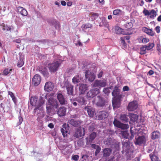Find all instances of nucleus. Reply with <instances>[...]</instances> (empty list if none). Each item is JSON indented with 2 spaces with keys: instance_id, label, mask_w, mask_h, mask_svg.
Segmentation results:
<instances>
[{
  "instance_id": "1",
  "label": "nucleus",
  "mask_w": 161,
  "mask_h": 161,
  "mask_svg": "<svg viewBox=\"0 0 161 161\" xmlns=\"http://www.w3.org/2000/svg\"><path fill=\"white\" fill-rule=\"evenodd\" d=\"M123 150L122 151L123 153L127 156L128 159L133 158L134 155L133 153L134 150V147L129 142H125L123 143Z\"/></svg>"
},
{
  "instance_id": "2",
  "label": "nucleus",
  "mask_w": 161,
  "mask_h": 161,
  "mask_svg": "<svg viewBox=\"0 0 161 161\" xmlns=\"http://www.w3.org/2000/svg\"><path fill=\"white\" fill-rule=\"evenodd\" d=\"M45 102L44 99L41 97L39 98H38L36 96L32 97H31L30 100V104L37 108H39L40 107L42 106Z\"/></svg>"
},
{
  "instance_id": "3",
  "label": "nucleus",
  "mask_w": 161,
  "mask_h": 161,
  "mask_svg": "<svg viewBox=\"0 0 161 161\" xmlns=\"http://www.w3.org/2000/svg\"><path fill=\"white\" fill-rule=\"evenodd\" d=\"M46 108L48 113L51 112V109L54 108H57L58 106V104L56 99L52 97L50 98L46 103Z\"/></svg>"
},
{
  "instance_id": "4",
  "label": "nucleus",
  "mask_w": 161,
  "mask_h": 161,
  "mask_svg": "<svg viewBox=\"0 0 161 161\" xmlns=\"http://www.w3.org/2000/svg\"><path fill=\"white\" fill-rule=\"evenodd\" d=\"M62 61L59 60L56 62L50 63L48 64V67L49 71L51 73H54L58 70Z\"/></svg>"
},
{
  "instance_id": "5",
  "label": "nucleus",
  "mask_w": 161,
  "mask_h": 161,
  "mask_svg": "<svg viewBox=\"0 0 161 161\" xmlns=\"http://www.w3.org/2000/svg\"><path fill=\"white\" fill-rule=\"evenodd\" d=\"M143 14L149 17L152 19H154L157 15V11L153 9L148 10L144 9L143 11Z\"/></svg>"
},
{
  "instance_id": "6",
  "label": "nucleus",
  "mask_w": 161,
  "mask_h": 161,
  "mask_svg": "<svg viewBox=\"0 0 161 161\" xmlns=\"http://www.w3.org/2000/svg\"><path fill=\"white\" fill-rule=\"evenodd\" d=\"M94 104L98 107H102L105 105V101L101 96H98L96 97L92 101Z\"/></svg>"
},
{
  "instance_id": "7",
  "label": "nucleus",
  "mask_w": 161,
  "mask_h": 161,
  "mask_svg": "<svg viewBox=\"0 0 161 161\" xmlns=\"http://www.w3.org/2000/svg\"><path fill=\"white\" fill-rule=\"evenodd\" d=\"M64 86L63 87L66 88L67 92L69 95H73V94L74 86L69 82L67 80H64Z\"/></svg>"
},
{
  "instance_id": "8",
  "label": "nucleus",
  "mask_w": 161,
  "mask_h": 161,
  "mask_svg": "<svg viewBox=\"0 0 161 161\" xmlns=\"http://www.w3.org/2000/svg\"><path fill=\"white\" fill-rule=\"evenodd\" d=\"M84 110L86 111L89 117L95 119V109L91 106L87 105L84 108Z\"/></svg>"
},
{
  "instance_id": "9",
  "label": "nucleus",
  "mask_w": 161,
  "mask_h": 161,
  "mask_svg": "<svg viewBox=\"0 0 161 161\" xmlns=\"http://www.w3.org/2000/svg\"><path fill=\"white\" fill-rule=\"evenodd\" d=\"M108 115V113L105 111H100L97 114H95V119L101 120L107 118Z\"/></svg>"
},
{
  "instance_id": "10",
  "label": "nucleus",
  "mask_w": 161,
  "mask_h": 161,
  "mask_svg": "<svg viewBox=\"0 0 161 161\" xmlns=\"http://www.w3.org/2000/svg\"><path fill=\"white\" fill-rule=\"evenodd\" d=\"M100 92L99 89L97 88H93L90 90L87 93L88 98H92L98 94Z\"/></svg>"
},
{
  "instance_id": "11",
  "label": "nucleus",
  "mask_w": 161,
  "mask_h": 161,
  "mask_svg": "<svg viewBox=\"0 0 161 161\" xmlns=\"http://www.w3.org/2000/svg\"><path fill=\"white\" fill-rule=\"evenodd\" d=\"M113 123L114 126L120 128L122 129L126 130L129 127V125L122 123L120 121L115 119H114Z\"/></svg>"
},
{
  "instance_id": "12",
  "label": "nucleus",
  "mask_w": 161,
  "mask_h": 161,
  "mask_svg": "<svg viewBox=\"0 0 161 161\" xmlns=\"http://www.w3.org/2000/svg\"><path fill=\"white\" fill-rule=\"evenodd\" d=\"M147 140V137L146 136H139L136 139L135 143L136 145H139L144 144L146 143Z\"/></svg>"
},
{
  "instance_id": "13",
  "label": "nucleus",
  "mask_w": 161,
  "mask_h": 161,
  "mask_svg": "<svg viewBox=\"0 0 161 161\" xmlns=\"http://www.w3.org/2000/svg\"><path fill=\"white\" fill-rule=\"evenodd\" d=\"M138 107V103L136 101L130 102L127 107V109L129 111H133L136 110Z\"/></svg>"
},
{
  "instance_id": "14",
  "label": "nucleus",
  "mask_w": 161,
  "mask_h": 161,
  "mask_svg": "<svg viewBox=\"0 0 161 161\" xmlns=\"http://www.w3.org/2000/svg\"><path fill=\"white\" fill-rule=\"evenodd\" d=\"M107 83L105 81L96 80L92 84V86L94 87H104L106 86Z\"/></svg>"
},
{
  "instance_id": "15",
  "label": "nucleus",
  "mask_w": 161,
  "mask_h": 161,
  "mask_svg": "<svg viewBox=\"0 0 161 161\" xmlns=\"http://www.w3.org/2000/svg\"><path fill=\"white\" fill-rule=\"evenodd\" d=\"M119 89L117 86H115L113 91L112 92V95L113 97V98L121 99L122 95L119 94Z\"/></svg>"
},
{
  "instance_id": "16",
  "label": "nucleus",
  "mask_w": 161,
  "mask_h": 161,
  "mask_svg": "<svg viewBox=\"0 0 161 161\" xmlns=\"http://www.w3.org/2000/svg\"><path fill=\"white\" fill-rule=\"evenodd\" d=\"M85 130L84 128L80 127L77 128V130L74 134V136L77 138L81 137L84 135Z\"/></svg>"
},
{
  "instance_id": "17",
  "label": "nucleus",
  "mask_w": 161,
  "mask_h": 161,
  "mask_svg": "<svg viewBox=\"0 0 161 161\" xmlns=\"http://www.w3.org/2000/svg\"><path fill=\"white\" fill-rule=\"evenodd\" d=\"M85 76L86 78L88 79L90 81H93L95 79V76L94 74L89 70L86 72Z\"/></svg>"
},
{
  "instance_id": "18",
  "label": "nucleus",
  "mask_w": 161,
  "mask_h": 161,
  "mask_svg": "<svg viewBox=\"0 0 161 161\" xmlns=\"http://www.w3.org/2000/svg\"><path fill=\"white\" fill-rule=\"evenodd\" d=\"M41 80V78L40 75H36L32 79V83L35 86L38 85Z\"/></svg>"
},
{
  "instance_id": "19",
  "label": "nucleus",
  "mask_w": 161,
  "mask_h": 161,
  "mask_svg": "<svg viewBox=\"0 0 161 161\" xmlns=\"http://www.w3.org/2000/svg\"><path fill=\"white\" fill-rule=\"evenodd\" d=\"M133 26L132 23L131 22L126 23L125 25V32H131V34L133 33L134 30L131 28Z\"/></svg>"
},
{
  "instance_id": "20",
  "label": "nucleus",
  "mask_w": 161,
  "mask_h": 161,
  "mask_svg": "<svg viewBox=\"0 0 161 161\" xmlns=\"http://www.w3.org/2000/svg\"><path fill=\"white\" fill-rule=\"evenodd\" d=\"M54 84L51 82H47L45 85L44 89L47 92L52 90L54 88Z\"/></svg>"
},
{
  "instance_id": "21",
  "label": "nucleus",
  "mask_w": 161,
  "mask_h": 161,
  "mask_svg": "<svg viewBox=\"0 0 161 161\" xmlns=\"http://www.w3.org/2000/svg\"><path fill=\"white\" fill-rule=\"evenodd\" d=\"M69 127L68 125L66 124H64L63 125V127L61 129V132L64 137L67 136V133L68 132Z\"/></svg>"
},
{
  "instance_id": "22",
  "label": "nucleus",
  "mask_w": 161,
  "mask_h": 161,
  "mask_svg": "<svg viewBox=\"0 0 161 161\" xmlns=\"http://www.w3.org/2000/svg\"><path fill=\"white\" fill-rule=\"evenodd\" d=\"M19 59L18 58L17 66L18 67H21L24 64V55L22 53H19Z\"/></svg>"
},
{
  "instance_id": "23",
  "label": "nucleus",
  "mask_w": 161,
  "mask_h": 161,
  "mask_svg": "<svg viewBox=\"0 0 161 161\" xmlns=\"http://www.w3.org/2000/svg\"><path fill=\"white\" fill-rule=\"evenodd\" d=\"M57 97L61 104L63 105L67 103V102L66 99L61 93H58Z\"/></svg>"
},
{
  "instance_id": "24",
  "label": "nucleus",
  "mask_w": 161,
  "mask_h": 161,
  "mask_svg": "<svg viewBox=\"0 0 161 161\" xmlns=\"http://www.w3.org/2000/svg\"><path fill=\"white\" fill-rule=\"evenodd\" d=\"M120 99L117 98H113L112 104L114 108H118L120 107Z\"/></svg>"
},
{
  "instance_id": "25",
  "label": "nucleus",
  "mask_w": 161,
  "mask_h": 161,
  "mask_svg": "<svg viewBox=\"0 0 161 161\" xmlns=\"http://www.w3.org/2000/svg\"><path fill=\"white\" fill-rule=\"evenodd\" d=\"M96 136V134L95 132H93L90 135V137H86V142L87 144L91 143Z\"/></svg>"
},
{
  "instance_id": "26",
  "label": "nucleus",
  "mask_w": 161,
  "mask_h": 161,
  "mask_svg": "<svg viewBox=\"0 0 161 161\" xmlns=\"http://www.w3.org/2000/svg\"><path fill=\"white\" fill-rule=\"evenodd\" d=\"M115 32L117 34H121L123 35H130L131 34V32H125V31H123L122 29L116 26L115 28Z\"/></svg>"
},
{
  "instance_id": "27",
  "label": "nucleus",
  "mask_w": 161,
  "mask_h": 161,
  "mask_svg": "<svg viewBox=\"0 0 161 161\" xmlns=\"http://www.w3.org/2000/svg\"><path fill=\"white\" fill-rule=\"evenodd\" d=\"M79 86L80 92L82 94L84 93L87 89V85L86 84H80Z\"/></svg>"
},
{
  "instance_id": "28",
  "label": "nucleus",
  "mask_w": 161,
  "mask_h": 161,
  "mask_svg": "<svg viewBox=\"0 0 161 161\" xmlns=\"http://www.w3.org/2000/svg\"><path fill=\"white\" fill-rule=\"evenodd\" d=\"M66 109L64 107H60L57 111V114L60 116H64L66 113Z\"/></svg>"
},
{
  "instance_id": "29",
  "label": "nucleus",
  "mask_w": 161,
  "mask_h": 161,
  "mask_svg": "<svg viewBox=\"0 0 161 161\" xmlns=\"http://www.w3.org/2000/svg\"><path fill=\"white\" fill-rule=\"evenodd\" d=\"M91 147L93 148L96 149L95 153V156H97V154L100 152L101 148L98 145L95 144H92L91 145Z\"/></svg>"
},
{
  "instance_id": "30",
  "label": "nucleus",
  "mask_w": 161,
  "mask_h": 161,
  "mask_svg": "<svg viewBox=\"0 0 161 161\" xmlns=\"http://www.w3.org/2000/svg\"><path fill=\"white\" fill-rule=\"evenodd\" d=\"M1 26H2V29L3 31H9L10 32L14 28L12 26H8L4 23H2Z\"/></svg>"
},
{
  "instance_id": "31",
  "label": "nucleus",
  "mask_w": 161,
  "mask_h": 161,
  "mask_svg": "<svg viewBox=\"0 0 161 161\" xmlns=\"http://www.w3.org/2000/svg\"><path fill=\"white\" fill-rule=\"evenodd\" d=\"M76 101L81 105H85L86 101L84 97H79L76 98Z\"/></svg>"
},
{
  "instance_id": "32",
  "label": "nucleus",
  "mask_w": 161,
  "mask_h": 161,
  "mask_svg": "<svg viewBox=\"0 0 161 161\" xmlns=\"http://www.w3.org/2000/svg\"><path fill=\"white\" fill-rule=\"evenodd\" d=\"M17 10L23 15L26 16L27 15V11L22 7H18L17 8Z\"/></svg>"
},
{
  "instance_id": "33",
  "label": "nucleus",
  "mask_w": 161,
  "mask_h": 161,
  "mask_svg": "<svg viewBox=\"0 0 161 161\" xmlns=\"http://www.w3.org/2000/svg\"><path fill=\"white\" fill-rule=\"evenodd\" d=\"M112 150L108 148H105L103 150V156L107 157L109 156L112 153Z\"/></svg>"
},
{
  "instance_id": "34",
  "label": "nucleus",
  "mask_w": 161,
  "mask_h": 161,
  "mask_svg": "<svg viewBox=\"0 0 161 161\" xmlns=\"http://www.w3.org/2000/svg\"><path fill=\"white\" fill-rule=\"evenodd\" d=\"M82 78L80 75H77L74 76L72 79V82L74 84H76L80 81Z\"/></svg>"
},
{
  "instance_id": "35",
  "label": "nucleus",
  "mask_w": 161,
  "mask_h": 161,
  "mask_svg": "<svg viewBox=\"0 0 161 161\" xmlns=\"http://www.w3.org/2000/svg\"><path fill=\"white\" fill-rule=\"evenodd\" d=\"M138 40L140 43H146L149 42L148 38L144 37L143 36H140L138 38Z\"/></svg>"
},
{
  "instance_id": "36",
  "label": "nucleus",
  "mask_w": 161,
  "mask_h": 161,
  "mask_svg": "<svg viewBox=\"0 0 161 161\" xmlns=\"http://www.w3.org/2000/svg\"><path fill=\"white\" fill-rule=\"evenodd\" d=\"M143 30L145 32L150 36H153L154 35V32L150 29H148L146 27H144L143 29Z\"/></svg>"
},
{
  "instance_id": "37",
  "label": "nucleus",
  "mask_w": 161,
  "mask_h": 161,
  "mask_svg": "<svg viewBox=\"0 0 161 161\" xmlns=\"http://www.w3.org/2000/svg\"><path fill=\"white\" fill-rule=\"evenodd\" d=\"M129 115L131 121L135 122L137 120L138 116L137 115L130 113Z\"/></svg>"
},
{
  "instance_id": "38",
  "label": "nucleus",
  "mask_w": 161,
  "mask_h": 161,
  "mask_svg": "<svg viewBox=\"0 0 161 161\" xmlns=\"http://www.w3.org/2000/svg\"><path fill=\"white\" fill-rule=\"evenodd\" d=\"M160 133L158 131H154L152 133L151 138L154 140L159 138Z\"/></svg>"
},
{
  "instance_id": "39",
  "label": "nucleus",
  "mask_w": 161,
  "mask_h": 161,
  "mask_svg": "<svg viewBox=\"0 0 161 161\" xmlns=\"http://www.w3.org/2000/svg\"><path fill=\"white\" fill-rule=\"evenodd\" d=\"M120 119L122 121L124 122H127L128 121L129 119L127 115L125 114H121L120 117Z\"/></svg>"
},
{
  "instance_id": "40",
  "label": "nucleus",
  "mask_w": 161,
  "mask_h": 161,
  "mask_svg": "<svg viewBox=\"0 0 161 161\" xmlns=\"http://www.w3.org/2000/svg\"><path fill=\"white\" fill-rule=\"evenodd\" d=\"M68 123L74 126H76L80 124L79 122L73 119L69 120Z\"/></svg>"
},
{
  "instance_id": "41",
  "label": "nucleus",
  "mask_w": 161,
  "mask_h": 161,
  "mask_svg": "<svg viewBox=\"0 0 161 161\" xmlns=\"http://www.w3.org/2000/svg\"><path fill=\"white\" fill-rule=\"evenodd\" d=\"M120 134L123 138L126 139L128 138L129 134L127 131H121Z\"/></svg>"
},
{
  "instance_id": "42",
  "label": "nucleus",
  "mask_w": 161,
  "mask_h": 161,
  "mask_svg": "<svg viewBox=\"0 0 161 161\" xmlns=\"http://www.w3.org/2000/svg\"><path fill=\"white\" fill-rule=\"evenodd\" d=\"M42 107H40L39 108L35 107L34 109V112L35 114L39 115L41 113V112H43L42 109Z\"/></svg>"
},
{
  "instance_id": "43",
  "label": "nucleus",
  "mask_w": 161,
  "mask_h": 161,
  "mask_svg": "<svg viewBox=\"0 0 161 161\" xmlns=\"http://www.w3.org/2000/svg\"><path fill=\"white\" fill-rule=\"evenodd\" d=\"M113 13L114 15H119L122 14V11L121 10L117 9L114 10Z\"/></svg>"
},
{
  "instance_id": "44",
  "label": "nucleus",
  "mask_w": 161,
  "mask_h": 161,
  "mask_svg": "<svg viewBox=\"0 0 161 161\" xmlns=\"http://www.w3.org/2000/svg\"><path fill=\"white\" fill-rule=\"evenodd\" d=\"M120 143L119 142H116L113 145V148L114 149H114L115 150H118L119 149V146L120 145Z\"/></svg>"
},
{
  "instance_id": "45",
  "label": "nucleus",
  "mask_w": 161,
  "mask_h": 161,
  "mask_svg": "<svg viewBox=\"0 0 161 161\" xmlns=\"http://www.w3.org/2000/svg\"><path fill=\"white\" fill-rule=\"evenodd\" d=\"M44 116L43 112H41V113L38 115L37 118V120L38 121H40L42 120Z\"/></svg>"
},
{
  "instance_id": "46",
  "label": "nucleus",
  "mask_w": 161,
  "mask_h": 161,
  "mask_svg": "<svg viewBox=\"0 0 161 161\" xmlns=\"http://www.w3.org/2000/svg\"><path fill=\"white\" fill-rule=\"evenodd\" d=\"M112 88V87H109L107 88H105L103 89V92L105 94L108 95L110 92V89Z\"/></svg>"
},
{
  "instance_id": "47",
  "label": "nucleus",
  "mask_w": 161,
  "mask_h": 161,
  "mask_svg": "<svg viewBox=\"0 0 161 161\" xmlns=\"http://www.w3.org/2000/svg\"><path fill=\"white\" fill-rule=\"evenodd\" d=\"M147 50L146 47H143L140 48V53L142 55L145 54L146 53V50Z\"/></svg>"
},
{
  "instance_id": "48",
  "label": "nucleus",
  "mask_w": 161,
  "mask_h": 161,
  "mask_svg": "<svg viewBox=\"0 0 161 161\" xmlns=\"http://www.w3.org/2000/svg\"><path fill=\"white\" fill-rule=\"evenodd\" d=\"M8 94L12 98V99L13 100V102L14 103H15L16 102V99L15 97L14 96L13 93L11 92H8Z\"/></svg>"
},
{
  "instance_id": "49",
  "label": "nucleus",
  "mask_w": 161,
  "mask_h": 161,
  "mask_svg": "<svg viewBox=\"0 0 161 161\" xmlns=\"http://www.w3.org/2000/svg\"><path fill=\"white\" fill-rule=\"evenodd\" d=\"M12 69L8 68L5 69L3 71L4 74L7 75L8 74H10L11 72L12 71Z\"/></svg>"
},
{
  "instance_id": "50",
  "label": "nucleus",
  "mask_w": 161,
  "mask_h": 161,
  "mask_svg": "<svg viewBox=\"0 0 161 161\" xmlns=\"http://www.w3.org/2000/svg\"><path fill=\"white\" fill-rule=\"evenodd\" d=\"M154 46V44L153 43H149L146 46L147 48V50H149L152 49Z\"/></svg>"
},
{
  "instance_id": "51",
  "label": "nucleus",
  "mask_w": 161,
  "mask_h": 161,
  "mask_svg": "<svg viewBox=\"0 0 161 161\" xmlns=\"http://www.w3.org/2000/svg\"><path fill=\"white\" fill-rule=\"evenodd\" d=\"M92 27V25L90 24H87L85 25L84 27V30H85L88 28H91Z\"/></svg>"
},
{
  "instance_id": "52",
  "label": "nucleus",
  "mask_w": 161,
  "mask_h": 161,
  "mask_svg": "<svg viewBox=\"0 0 161 161\" xmlns=\"http://www.w3.org/2000/svg\"><path fill=\"white\" fill-rule=\"evenodd\" d=\"M79 156L78 155H73L72 156V159L75 161H78L79 159Z\"/></svg>"
},
{
  "instance_id": "53",
  "label": "nucleus",
  "mask_w": 161,
  "mask_h": 161,
  "mask_svg": "<svg viewBox=\"0 0 161 161\" xmlns=\"http://www.w3.org/2000/svg\"><path fill=\"white\" fill-rule=\"evenodd\" d=\"M77 144L80 147L83 146V142L82 139H80L77 142Z\"/></svg>"
},
{
  "instance_id": "54",
  "label": "nucleus",
  "mask_w": 161,
  "mask_h": 161,
  "mask_svg": "<svg viewBox=\"0 0 161 161\" xmlns=\"http://www.w3.org/2000/svg\"><path fill=\"white\" fill-rule=\"evenodd\" d=\"M118 157L117 156H113L110 159L108 160V161H115V160H117Z\"/></svg>"
},
{
  "instance_id": "55",
  "label": "nucleus",
  "mask_w": 161,
  "mask_h": 161,
  "mask_svg": "<svg viewBox=\"0 0 161 161\" xmlns=\"http://www.w3.org/2000/svg\"><path fill=\"white\" fill-rule=\"evenodd\" d=\"M92 17L94 19H95L98 16V14L97 13H94L92 15Z\"/></svg>"
},
{
  "instance_id": "56",
  "label": "nucleus",
  "mask_w": 161,
  "mask_h": 161,
  "mask_svg": "<svg viewBox=\"0 0 161 161\" xmlns=\"http://www.w3.org/2000/svg\"><path fill=\"white\" fill-rule=\"evenodd\" d=\"M155 31L157 33H159L160 32V27L158 26H156L155 27Z\"/></svg>"
},
{
  "instance_id": "57",
  "label": "nucleus",
  "mask_w": 161,
  "mask_h": 161,
  "mask_svg": "<svg viewBox=\"0 0 161 161\" xmlns=\"http://www.w3.org/2000/svg\"><path fill=\"white\" fill-rule=\"evenodd\" d=\"M129 90V88L128 86H124L123 88V90L124 91H128Z\"/></svg>"
},
{
  "instance_id": "58",
  "label": "nucleus",
  "mask_w": 161,
  "mask_h": 161,
  "mask_svg": "<svg viewBox=\"0 0 161 161\" xmlns=\"http://www.w3.org/2000/svg\"><path fill=\"white\" fill-rule=\"evenodd\" d=\"M70 101L71 103L73 104L74 106H77V103L75 101V100L71 99Z\"/></svg>"
},
{
  "instance_id": "59",
  "label": "nucleus",
  "mask_w": 161,
  "mask_h": 161,
  "mask_svg": "<svg viewBox=\"0 0 161 161\" xmlns=\"http://www.w3.org/2000/svg\"><path fill=\"white\" fill-rule=\"evenodd\" d=\"M103 74V72L102 71H100L98 75V78H101Z\"/></svg>"
},
{
  "instance_id": "60",
  "label": "nucleus",
  "mask_w": 161,
  "mask_h": 161,
  "mask_svg": "<svg viewBox=\"0 0 161 161\" xmlns=\"http://www.w3.org/2000/svg\"><path fill=\"white\" fill-rule=\"evenodd\" d=\"M153 73H154V72L152 70H150L148 72V73H147V75H152L153 74Z\"/></svg>"
},
{
  "instance_id": "61",
  "label": "nucleus",
  "mask_w": 161,
  "mask_h": 161,
  "mask_svg": "<svg viewBox=\"0 0 161 161\" xmlns=\"http://www.w3.org/2000/svg\"><path fill=\"white\" fill-rule=\"evenodd\" d=\"M114 132L113 131L111 130H107V133L109 134H113Z\"/></svg>"
},
{
  "instance_id": "62",
  "label": "nucleus",
  "mask_w": 161,
  "mask_h": 161,
  "mask_svg": "<svg viewBox=\"0 0 161 161\" xmlns=\"http://www.w3.org/2000/svg\"><path fill=\"white\" fill-rule=\"evenodd\" d=\"M48 126L50 128H53L54 127V125L53 123H50L48 125Z\"/></svg>"
},
{
  "instance_id": "63",
  "label": "nucleus",
  "mask_w": 161,
  "mask_h": 161,
  "mask_svg": "<svg viewBox=\"0 0 161 161\" xmlns=\"http://www.w3.org/2000/svg\"><path fill=\"white\" fill-rule=\"evenodd\" d=\"M140 2V5L141 6H142L144 4L143 0H139Z\"/></svg>"
},
{
  "instance_id": "64",
  "label": "nucleus",
  "mask_w": 161,
  "mask_h": 161,
  "mask_svg": "<svg viewBox=\"0 0 161 161\" xmlns=\"http://www.w3.org/2000/svg\"><path fill=\"white\" fill-rule=\"evenodd\" d=\"M108 142L107 141L105 142V144H106L107 145H109L111 144L110 141H111V139L110 138H109L108 139Z\"/></svg>"
}]
</instances>
